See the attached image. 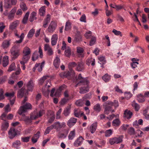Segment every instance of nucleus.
Returning <instances> with one entry per match:
<instances>
[{
    "label": "nucleus",
    "instance_id": "obj_1",
    "mask_svg": "<svg viewBox=\"0 0 149 149\" xmlns=\"http://www.w3.org/2000/svg\"><path fill=\"white\" fill-rule=\"evenodd\" d=\"M10 52L12 56V59H15L19 55V50L18 47L16 45H14L10 49Z\"/></svg>",
    "mask_w": 149,
    "mask_h": 149
},
{
    "label": "nucleus",
    "instance_id": "obj_2",
    "mask_svg": "<svg viewBox=\"0 0 149 149\" xmlns=\"http://www.w3.org/2000/svg\"><path fill=\"white\" fill-rule=\"evenodd\" d=\"M32 109L31 104L27 102L24 105L20 107L18 113L19 114L21 115L23 113L26 112L27 109Z\"/></svg>",
    "mask_w": 149,
    "mask_h": 149
},
{
    "label": "nucleus",
    "instance_id": "obj_3",
    "mask_svg": "<svg viewBox=\"0 0 149 149\" xmlns=\"http://www.w3.org/2000/svg\"><path fill=\"white\" fill-rule=\"evenodd\" d=\"M55 129L57 131H59L60 130V129L61 128H64L66 126L65 123L64 122L60 123L58 121L55 122L54 124Z\"/></svg>",
    "mask_w": 149,
    "mask_h": 149
},
{
    "label": "nucleus",
    "instance_id": "obj_4",
    "mask_svg": "<svg viewBox=\"0 0 149 149\" xmlns=\"http://www.w3.org/2000/svg\"><path fill=\"white\" fill-rule=\"evenodd\" d=\"M15 93L14 92H12L11 93H6L5 95L8 97V99L9 100L11 104H13L15 102V97L14 95Z\"/></svg>",
    "mask_w": 149,
    "mask_h": 149
},
{
    "label": "nucleus",
    "instance_id": "obj_5",
    "mask_svg": "<svg viewBox=\"0 0 149 149\" xmlns=\"http://www.w3.org/2000/svg\"><path fill=\"white\" fill-rule=\"evenodd\" d=\"M45 113L44 110H41L39 111L38 113H34V114H32L30 116L31 119L35 120L38 118L42 116Z\"/></svg>",
    "mask_w": 149,
    "mask_h": 149
},
{
    "label": "nucleus",
    "instance_id": "obj_6",
    "mask_svg": "<svg viewBox=\"0 0 149 149\" xmlns=\"http://www.w3.org/2000/svg\"><path fill=\"white\" fill-rule=\"evenodd\" d=\"M57 25L55 22L52 21L50 23L47 29L49 33H53L56 29Z\"/></svg>",
    "mask_w": 149,
    "mask_h": 149
},
{
    "label": "nucleus",
    "instance_id": "obj_7",
    "mask_svg": "<svg viewBox=\"0 0 149 149\" xmlns=\"http://www.w3.org/2000/svg\"><path fill=\"white\" fill-rule=\"evenodd\" d=\"M85 69L84 63L82 61L77 63L76 68V70L78 71H82Z\"/></svg>",
    "mask_w": 149,
    "mask_h": 149
},
{
    "label": "nucleus",
    "instance_id": "obj_8",
    "mask_svg": "<svg viewBox=\"0 0 149 149\" xmlns=\"http://www.w3.org/2000/svg\"><path fill=\"white\" fill-rule=\"evenodd\" d=\"M97 126V122H95L91 124L89 127L88 129L91 134H94L96 130Z\"/></svg>",
    "mask_w": 149,
    "mask_h": 149
},
{
    "label": "nucleus",
    "instance_id": "obj_9",
    "mask_svg": "<svg viewBox=\"0 0 149 149\" xmlns=\"http://www.w3.org/2000/svg\"><path fill=\"white\" fill-rule=\"evenodd\" d=\"M11 40H4L2 42L1 47L3 49H6L8 48L11 44Z\"/></svg>",
    "mask_w": 149,
    "mask_h": 149
},
{
    "label": "nucleus",
    "instance_id": "obj_10",
    "mask_svg": "<svg viewBox=\"0 0 149 149\" xmlns=\"http://www.w3.org/2000/svg\"><path fill=\"white\" fill-rule=\"evenodd\" d=\"M84 139L81 136L79 137L75 141L74 143V145L75 147H78L80 146L81 144Z\"/></svg>",
    "mask_w": 149,
    "mask_h": 149
},
{
    "label": "nucleus",
    "instance_id": "obj_11",
    "mask_svg": "<svg viewBox=\"0 0 149 149\" xmlns=\"http://www.w3.org/2000/svg\"><path fill=\"white\" fill-rule=\"evenodd\" d=\"M88 85L89 84L84 85V86L80 88L79 93L81 94H84L88 92L89 91Z\"/></svg>",
    "mask_w": 149,
    "mask_h": 149
},
{
    "label": "nucleus",
    "instance_id": "obj_12",
    "mask_svg": "<svg viewBox=\"0 0 149 149\" xmlns=\"http://www.w3.org/2000/svg\"><path fill=\"white\" fill-rule=\"evenodd\" d=\"M44 50L45 51H47V54L49 56L52 55L53 54V52L52 48L48 44H46L44 46Z\"/></svg>",
    "mask_w": 149,
    "mask_h": 149
},
{
    "label": "nucleus",
    "instance_id": "obj_13",
    "mask_svg": "<svg viewBox=\"0 0 149 149\" xmlns=\"http://www.w3.org/2000/svg\"><path fill=\"white\" fill-rule=\"evenodd\" d=\"M8 134L9 138L12 139L17 134L16 131L14 128H11L8 132Z\"/></svg>",
    "mask_w": 149,
    "mask_h": 149
},
{
    "label": "nucleus",
    "instance_id": "obj_14",
    "mask_svg": "<svg viewBox=\"0 0 149 149\" xmlns=\"http://www.w3.org/2000/svg\"><path fill=\"white\" fill-rule=\"evenodd\" d=\"M77 121V119L74 118H71L67 122V125L70 127L74 125Z\"/></svg>",
    "mask_w": 149,
    "mask_h": 149
},
{
    "label": "nucleus",
    "instance_id": "obj_15",
    "mask_svg": "<svg viewBox=\"0 0 149 149\" xmlns=\"http://www.w3.org/2000/svg\"><path fill=\"white\" fill-rule=\"evenodd\" d=\"M30 58V56H27L23 55V56L21 60L19 61L21 64H24L26 63Z\"/></svg>",
    "mask_w": 149,
    "mask_h": 149
},
{
    "label": "nucleus",
    "instance_id": "obj_16",
    "mask_svg": "<svg viewBox=\"0 0 149 149\" xmlns=\"http://www.w3.org/2000/svg\"><path fill=\"white\" fill-rule=\"evenodd\" d=\"M124 117L127 119L131 118L132 115V113L130 110L127 109L124 111Z\"/></svg>",
    "mask_w": 149,
    "mask_h": 149
},
{
    "label": "nucleus",
    "instance_id": "obj_17",
    "mask_svg": "<svg viewBox=\"0 0 149 149\" xmlns=\"http://www.w3.org/2000/svg\"><path fill=\"white\" fill-rule=\"evenodd\" d=\"M40 132L38 131L36 134H35L31 139V141L33 143H36L38 138H39L40 135Z\"/></svg>",
    "mask_w": 149,
    "mask_h": 149
},
{
    "label": "nucleus",
    "instance_id": "obj_18",
    "mask_svg": "<svg viewBox=\"0 0 149 149\" xmlns=\"http://www.w3.org/2000/svg\"><path fill=\"white\" fill-rule=\"evenodd\" d=\"M58 36L56 34L53 35L51 38V44L52 46L56 45L58 40Z\"/></svg>",
    "mask_w": 149,
    "mask_h": 149
},
{
    "label": "nucleus",
    "instance_id": "obj_19",
    "mask_svg": "<svg viewBox=\"0 0 149 149\" xmlns=\"http://www.w3.org/2000/svg\"><path fill=\"white\" fill-rule=\"evenodd\" d=\"M19 23V21L17 20L11 23L10 25L9 29L12 30L14 29L17 27Z\"/></svg>",
    "mask_w": 149,
    "mask_h": 149
},
{
    "label": "nucleus",
    "instance_id": "obj_20",
    "mask_svg": "<svg viewBox=\"0 0 149 149\" xmlns=\"http://www.w3.org/2000/svg\"><path fill=\"white\" fill-rule=\"evenodd\" d=\"M15 36L17 38H19L20 39L19 40L16 41L15 42L17 43H21L24 38V33H22L20 36H19V35L17 33H15Z\"/></svg>",
    "mask_w": 149,
    "mask_h": 149
},
{
    "label": "nucleus",
    "instance_id": "obj_21",
    "mask_svg": "<svg viewBox=\"0 0 149 149\" xmlns=\"http://www.w3.org/2000/svg\"><path fill=\"white\" fill-rule=\"evenodd\" d=\"M27 86V88L28 90L29 91H32L34 86V84L33 81L31 80H30V81L28 82Z\"/></svg>",
    "mask_w": 149,
    "mask_h": 149
},
{
    "label": "nucleus",
    "instance_id": "obj_22",
    "mask_svg": "<svg viewBox=\"0 0 149 149\" xmlns=\"http://www.w3.org/2000/svg\"><path fill=\"white\" fill-rule=\"evenodd\" d=\"M60 63V59L59 57L56 56L54 60L53 64L55 68H59Z\"/></svg>",
    "mask_w": 149,
    "mask_h": 149
},
{
    "label": "nucleus",
    "instance_id": "obj_23",
    "mask_svg": "<svg viewBox=\"0 0 149 149\" xmlns=\"http://www.w3.org/2000/svg\"><path fill=\"white\" fill-rule=\"evenodd\" d=\"M8 57L7 56H5L3 57L2 61L3 65L4 67L6 66L8 64Z\"/></svg>",
    "mask_w": 149,
    "mask_h": 149
},
{
    "label": "nucleus",
    "instance_id": "obj_24",
    "mask_svg": "<svg viewBox=\"0 0 149 149\" xmlns=\"http://www.w3.org/2000/svg\"><path fill=\"white\" fill-rule=\"evenodd\" d=\"M137 100L140 103H142L145 101V97L142 94H139L137 95Z\"/></svg>",
    "mask_w": 149,
    "mask_h": 149
},
{
    "label": "nucleus",
    "instance_id": "obj_25",
    "mask_svg": "<svg viewBox=\"0 0 149 149\" xmlns=\"http://www.w3.org/2000/svg\"><path fill=\"white\" fill-rule=\"evenodd\" d=\"M86 63L88 66H89L90 64L93 66L95 65V60L92 58H88L86 60Z\"/></svg>",
    "mask_w": 149,
    "mask_h": 149
},
{
    "label": "nucleus",
    "instance_id": "obj_26",
    "mask_svg": "<svg viewBox=\"0 0 149 149\" xmlns=\"http://www.w3.org/2000/svg\"><path fill=\"white\" fill-rule=\"evenodd\" d=\"M9 126V123L7 120H4L2 124L1 128L4 131L6 130Z\"/></svg>",
    "mask_w": 149,
    "mask_h": 149
},
{
    "label": "nucleus",
    "instance_id": "obj_27",
    "mask_svg": "<svg viewBox=\"0 0 149 149\" xmlns=\"http://www.w3.org/2000/svg\"><path fill=\"white\" fill-rule=\"evenodd\" d=\"M31 52L30 49L29 48L27 47H25L23 50V55L29 56Z\"/></svg>",
    "mask_w": 149,
    "mask_h": 149
},
{
    "label": "nucleus",
    "instance_id": "obj_28",
    "mask_svg": "<svg viewBox=\"0 0 149 149\" xmlns=\"http://www.w3.org/2000/svg\"><path fill=\"white\" fill-rule=\"evenodd\" d=\"M36 13L35 12H33L30 14V16L29 18V20L31 22H33L34 19H37L36 17Z\"/></svg>",
    "mask_w": 149,
    "mask_h": 149
},
{
    "label": "nucleus",
    "instance_id": "obj_29",
    "mask_svg": "<svg viewBox=\"0 0 149 149\" xmlns=\"http://www.w3.org/2000/svg\"><path fill=\"white\" fill-rule=\"evenodd\" d=\"M111 111L112 113L114 112V110L112 109L111 107L110 106H107L104 109V113L107 115Z\"/></svg>",
    "mask_w": 149,
    "mask_h": 149
},
{
    "label": "nucleus",
    "instance_id": "obj_30",
    "mask_svg": "<svg viewBox=\"0 0 149 149\" xmlns=\"http://www.w3.org/2000/svg\"><path fill=\"white\" fill-rule=\"evenodd\" d=\"M71 23L69 20H68L66 23L65 30L68 31L70 30L71 28Z\"/></svg>",
    "mask_w": 149,
    "mask_h": 149
},
{
    "label": "nucleus",
    "instance_id": "obj_31",
    "mask_svg": "<svg viewBox=\"0 0 149 149\" xmlns=\"http://www.w3.org/2000/svg\"><path fill=\"white\" fill-rule=\"evenodd\" d=\"M75 130L74 129L70 132L68 136V138L69 140H72L75 137Z\"/></svg>",
    "mask_w": 149,
    "mask_h": 149
},
{
    "label": "nucleus",
    "instance_id": "obj_32",
    "mask_svg": "<svg viewBox=\"0 0 149 149\" xmlns=\"http://www.w3.org/2000/svg\"><path fill=\"white\" fill-rule=\"evenodd\" d=\"M45 63V61H43L41 63H37V64H39L38 67L37 68V70L38 72H40L42 71Z\"/></svg>",
    "mask_w": 149,
    "mask_h": 149
},
{
    "label": "nucleus",
    "instance_id": "obj_33",
    "mask_svg": "<svg viewBox=\"0 0 149 149\" xmlns=\"http://www.w3.org/2000/svg\"><path fill=\"white\" fill-rule=\"evenodd\" d=\"M29 13H30L29 12H27L25 14L22 20V22L23 24H25L27 23Z\"/></svg>",
    "mask_w": 149,
    "mask_h": 149
},
{
    "label": "nucleus",
    "instance_id": "obj_34",
    "mask_svg": "<svg viewBox=\"0 0 149 149\" xmlns=\"http://www.w3.org/2000/svg\"><path fill=\"white\" fill-rule=\"evenodd\" d=\"M12 5L10 3V0H5L4 6L6 8H10Z\"/></svg>",
    "mask_w": 149,
    "mask_h": 149
},
{
    "label": "nucleus",
    "instance_id": "obj_35",
    "mask_svg": "<svg viewBox=\"0 0 149 149\" xmlns=\"http://www.w3.org/2000/svg\"><path fill=\"white\" fill-rule=\"evenodd\" d=\"M70 75V73L69 71L63 72L61 73L59 75L62 78L67 77Z\"/></svg>",
    "mask_w": 149,
    "mask_h": 149
},
{
    "label": "nucleus",
    "instance_id": "obj_36",
    "mask_svg": "<svg viewBox=\"0 0 149 149\" xmlns=\"http://www.w3.org/2000/svg\"><path fill=\"white\" fill-rule=\"evenodd\" d=\"M45 6L41 7L39 10V14L40 16H44L45 15Z\"/></svg>",
    "mask_w": 149,
    "mask_h": 149
},
{
    "label": "nucleus",
    "instance_id": "obj_37",
    "mask_svg": "<svg viewBox=\"0 0 149 149\" xmlns=\"http://www.w3.org/2000/svg\"><path fill=\"white\" fill-rule=\"evenodd\" d=\"M93 109L95 111L97 112H100L101 110V107L99 103H97L94 105Z\"/></svg>",
    "mask_w": 149,
    "mask_h": 149
},
{
    "label": "nucleus",
    "instance_id": "obj_38",
    "mask_svg": "<svg viewBox=\"0 0 149 149\" xmlns=\"http://www.w3.org/2000/svg\"><path fill=\"white\" fill-rule=\"evenodd\" d=\"M64 54L65 55L68 57H70L71 55V49L69 47H68L66 48Z\"/></svg>",
    "mask_w": 149,
    "mask_h": 149
},
{
    "label": "nucleus",
    "instance_id": "obj_39",
    "mask_svg": "<svg viewBox=\"0 0 149 149\" xmlns=\"http://www.w3.org/2000/svg\"><path fill=\"white\" fill-rule=\"evenodd\" d=\"M84 104V101L82 99H79L77 100L75 102V104L79 107L82 106Z\"/></svg>",
    "mask_w": 149,
    "mask_h": 149
},
{
    "label": "nucleus",
    "instance_id": "obj_40",
    "mask_svg": "<svg viewBox=\"0 0 149 149\" xmlns=\"http://www.w3.org/2000/svg\"><path fill=\"white\" fill-rule=\"evenodd\" d=\"M79 83L81 85H84L85 84H89V82L86 79L83 78L82 79L78 81Z\"/></svg>",
    "mask_w": 149,
    "mask_h": 149
},
{
    "label": "nucleus",
    "instance_id": "obj_41",
    "mask_svg": "<svg viewBox=\"0 0 149 149\" xmlns=\"http://www.w3.org/2000/svg\"><path fill=\"white\" fill-rule=\"evenodd\" d=\"M16 68L15 63H13L9 66L8 70V71L9 72H11L14 70Z\"/></svg>",
    "mask_w": 149,
    "mask_h": 149
},
{
    "label": "nucleus",
    "instance_id": "obj_42",
    "mask_svg": "<svg viewBox=\"0 0 149 149\" xmlns=\"http://www.w3.org/2000/svg\"><path fill=\"white\" fill-rule=\"evenodd\" d=\"M20 7L23 11H25L27 10V8L25 4L23 2H21L20 3Z\"/></svg>",
    "mask_w": 149,
    "mask_h": 149
},
{
    "label": "nucleus",
    "instance_id": "obj_43",
    "mask_svg": "<svg viewBox=\"0 0 149 149\" xmlns=\"http://www.w3.org/2000/svg\"><path fill=\"white\" fill-rule=\"evenodd\" d=\"M102 79L105 82L108 81L110 79V76L108 74H105L104 76L102 77Z\"/></svg>",
    "mask_w": 149,
    "mask_h": 149
},
{
    "label": "nucleus",
    "instance_id": "obj_44",
    "mask_svg": "<svg viewBox=\"0 0 149 149\" xmlns=\"http://www.w3.org/2000/svg\"><path fill=\"white\" fill-rule=\"evenodd\" d=\"M77 51L78 53L80 54V57H84V55L82 54L84 52V49L82 48L79 47H77Z\"/></svg>",
    "mask_w": 149,
    "mask_h": 149
},
{
    "label": "nucleus",
    "instance_id": "obj_45",
    "mask_svg": "<svg viewBox=\"0 0 149 149\" xmlns=\"http://www.w3.org/2000/svg\"><path fill=\"white\" fill-rule=\"evenodd\" d=\"M113 131L111 129L106 130L105 132V136L108 137L110 136L113 133Z\"/></svg>",
    "mask_w": 149,
    "mask_h": 149
},
{
    "label": "nucleus",
    "instance_id": "obj_46",
    "mask_svg": "<svg viewBox=\"0 0 149 149\" xmlns=\"http://www.w3.org/2000/svg\"><path fill=\"white\" fill-rule=\"evenodd\" d=\"M132 105L136 111H138L139 110L140 108L139 106L134 101L132 103Z\"/></svg>",
    "mask_w": 149,
    "mask_h": 149
},
{
    "label": "nucleus",
    "instance_id": "obj_47",
    "mask_svg": "<svg viewBox=\"0 0 149 149\" xmlns=\"http://www.w3.org/2000/svg\"><path fill=\"white\" fill-rule=\"evenodd\" d=\"M35 29H31L27 34V37L28 38H31L33 36L35 33Z\"/></svg>",
    "mask_w": 149,
    "mask_h": 149
},
{
    "label": "nucleus",
    "instance_id": "obj_48",
    "mask_svg": "<svg viewBox=\"0 0 149 149\" xmlns=\"http://www.w3.org/2000/svg\"><path fill=\"white\" fill-rule=\"evenodd\" d=\"M38 52L36 51L34 52L32 55V61H36L38 58Z\"/></svg>",
    "mask_w": 149,
    "mask_h": 149
},
{
    "label": "nucleus",
    "instance_id": "obj_49",
    "mask_svg": "<svg viewBox=\"0 0 149 149\" xmlns=\"http://www.w3.org/2000/svg\"><path fill=\"white\" fill-rule=\"evenodd\" d=\"M123 136H120L118 137H115L116 143H118L121 142L123 141Z\"/></svg>",
    "mask_w": 149,
    "mask_h": 149
},
{
    "label": "nucleus",
    "instance_id": "obj_50",
    "mask_svg": "<svg viewBox=\"0 0 149 149\" xmlns=\"http://www.w3.org/2000/svg\"><path fill=\"white\" fill-rule=\"evenodd\" d=\"M49 76L48 75H45L43 76L42 78H41L39 80V84L40 85H42L44 83V81L46 79H47Z\"/></svg>",
    "mask_w": 149,
    "mask_h": 149
},
{
    "label": "nucleus",
    "instance_id": "obj_51",
    "mask_svg": "<svg viewBox=\"0 0 149 149\" xmlns=\"http://www.w3.org/2000/svg\"><path fill=\"white\" fill-rule=\"evenodd\" d=\"M55 118L54 115L52 113L50 114V117L48 120V122L50 123H52L54 120Z\"/></svg>",
    "mask_w": 149,
    "mask_h": 149
},
{
    "label": "nucleus",
    "instance_id": "obj_52",
    "mask_svg": "<svg viewBox=\"0 0 149 149\" xmlns=\"http://www.w3.org/2000/svg\"><path fill=\"white\" fill-rule=\"evenodd\" d=\"M98 59L101 62H102L103 64H105L106 63L105 56H100L98 57Z\"/></svg>",
    "mask_w": 149,
    "mask_h": 149
},
{
    "label": "nucleus",
    "instance_id": "obj_53",
    "mask_svg": "<svg viewBox=\"0 0 149 149\" xmlns=\"http://www.w3.org/2000/svg\"><path fill=\"white\" fill-rule=\"evenodd\" d=\"M24 88L23 87L18 92V96L19 97H22L24 95Z\"/></svg>",
    "mask_w": 149,
    "mask_h": 149
},
{
    "label": "nucleus",
    "instance_id": "obj_54",
    "mask_svg": "<svg viewBox=\"0 0 149 149\" xmlns=\"http://www.w3.org/2000/svg\"><path fill=\"white\" fill-rule=\"evenodd\" d=\"M92 33L91 31L86 32L84 34L85 37L87 39H90L91 38L92 36Z\"/></svg>",
    "mask_w": 149,
    "mask_h": 149
},
{
    "label": "nucleus",
    "instance_id": "obj_55",
    "mask_svg": "<svg viewBox=\"0 0 149 149\" xmlns=\"http://www.w3.org/2000/svg\"><path fill=\"white\" fill-rule=\"evenodd\" d=\"M120 122L118 119L114 120L112 122L113 125L115 126H119L120 125Z\"/></svg>",
    "mask_w": 149,
    "mask_h": 149
},
{
    "label": "nucleus",
    "instance_id": "obj_56",
    "mask_svg": "<svg viewBox=\"0 0 149 149\" xmlns=\"http://www.w3.org/2000/svg\"><path fill=\"white\" fill-rule=\"evenodd\" d=\"M128 133L131 135L135 134V131L134 129L132 127L130 128L128 130Z\"/></svg>",
    "mask_w": 149,
    "mask_h": 149
},
{
    "label": "nucleus",
    "instance_id": "obj_57",
    "mask_svg": "<svg viewBox=\"0 0 149 149\" xmlns=\"http://www.w3.org/2000/svg\"><path fill=\"white\" fill-rule=\"evenodd\" d=\"M21 144L20 141L17 140L15 141L13 143V146L15 148H17Z\"/></svg>",
    "mask_w": 149,
    "mask_h": 149
},
{
    "label": "nucleus",
    "instance_id": "obj_58",
    "mask_svg": "<svg viewBox=\"0 0 149 149\" xmlns=\"http://www.w3.org/2000/svg\"><path fill=\"white\" fill-rule=\"evenodd\" d=\"M74 114L75 116L77 117H79L80 115V111L78 109H75L74 112Z\"/></svg>",
    "mask_w": 149,
    "mask_h": 149
},
{
    "label": "nucleus",
    "instance_id": "obj_59",
    "mask_svg": "<svg viewBox=\"0 0 149 149\" xmlns=\"http://www.w3.org/2000/svg\"><path fill=\"white\" fill-rule=\"evenodd\" d=\"M50 15L49 14H48L46 18L44 20L43 23L48 24L50 20Z\"/></svg>",
    "mask_w": 149,
    "mask_h": 149
},
{
    "label": "nucleus",
    "instance_id": "obj_60",
    "mask_svg": "<svg viewBox=\"0 0 149 149\" xmlns=\"http://www.w3.org/2000/svg\"><path fill=\"white\" fill-rule=\"evenodd\" d=\"M91 38V40L90 42V45L92 46L95 43L96 40V38L94 36H92Z\"/></svg>",
    "mask_w": 149,
    "mask_h": 149
},
{
    "label": "nucleus",
    "instance_id": "obj_61",
    "mask_svg": "<svg viewBox=\"0 0 149 149\" xmlns=\"http://www.w3.org/2000/svg\"><path fill=\"white\" fill-rule=\"evenodd\" d=\"M62 111L61 109H60L56 113V119H59L61 118L60 115Z\"/></svg>",
    "mask_w": 149,
    "mask_h": 149
},
{
    "label": "nucleus",
    "instance_id": "obj_62",
    "mask_svg": "<svg viewBox=\"0 0 149 149\" xmlns=\"http://www.w3.org/2000/svg\"><path fill=\"white\" fill-rule=\"evenodd\" d=\"M143 114L145 118L148 120H149V113H147V111L144 110L143 112Z\"/></svg>",
    "mask_w": 149,
    "mask_h": 149
},
{
    "label": "nucleus",
    "instance_id": "obj_63",
    "mask_svg": "<svg viewBox=\"0 0 149 149\" xmlns=\"http://www.w3.org/2000/svg\"><path fill=\"white\" fill-rule=\"evenodd\" d=\"M70 109L69 108H66L64 110L63 112V114L66 116H68L70 113Z\"/></svg>",
    "mask_w": 149,
    "mask_h": 149
},
{
    "label": "nucleus",
    "instance_id": "obj_64",
    "mask_svg": "<svg viewBox=\"0 0 149 149\" xmlns=\"http://www.w3.org/2000/svg\"><path fill=\"white\" fill-rule=\"evenodd\" d=\"M112 32L116 35H120L121 36H122V34L121 32L119 31H118L116 29H114L112 31Z\"/></svg>",
    "mask_w": 149,
    "mask_h": 149
}]
</instances>
